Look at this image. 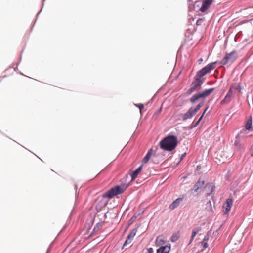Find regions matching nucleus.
<instances>
[{
    "label": "nucleus",
    "instance_id": "473e14b6",
    "mask_svg": "<svg viewBox=\"0 0 253 253\" xmlns=\"http://www.w3.org/2000/svg\"><path fill=\"white\" fill-rule=\"evenodd\" d=\"M136 106L139 108L140 111H141L142 109L144 108V105L143 104H140L139 105L135 104Z\"/></svg>",
    "mask_w": 253,
    "mask_h": 253
},
{
    "label": "nucleus",
    "instance_id": "ddd939ff",
    "mask_svg": "<svg viewBox=\"0 0 253 253\" xmlns=\"http://www.w3.org/2000/svg\"><path fill=\"white\" fill-rule=\"evenodd\" d=\"M170 246H161L157 250V253H169L170 251Z\"/></svg>",
    "mask_w": 253,
    "mask_h": 253
},
{
    "label": "nucleus",
    "instance_id": "4c0bfd02",
    "mask_svg": "<svg viewBox=\"0 0 253 253\" xmlns=\"http://www.w3.org/2000/svg\"><path fill=\"white\" fill-rule=\"evenodd\" d=\"M212 191H211V192L207 194V196H211L212 197L213 196V194H212Z\"/></svg>",
    "mask_w": 253,
    "mask_h": 253
},
{
    "label": "nucleus",
    "instance_id": "dca6fc26",
    "mask_svg": "<svg viewBox=\"0 0 253 253\" xmlns=\"http://www.w3.org/2000/svg\"><path fill=\"white\" fill-rule=\"evenodd\" d=\"M202 98L201 95L199 92H198L193 95L189 99V101L192 104H195L200 99Z\"/></svg>",
    "mask_w": 253,
    "mask_h": 253
},
{
    "label": "nucleus",
    "instance_id": "2f4dec72",
    "mask_svg": "<svg viewBox=\"0 0 253 253\" xmlns=\"http://www.w3.org/2000/svg\"><path fill=\"white\" fill-rule=\"evenodd\" d=\"M200 243L203 245L204 248L205 249L208 248L209 246V244L206 242L202 241Z\"/></svg>",
    "mask_w": 253,
    "mask_h": 253
},
{
    "label": "nucleus",
    "instance_id": "393cba45",
    "mask_svg": "<svg viewBox=\"0 0 253 253\" xmlns=\"http://www.w3.org/2000/svg\"><path fill=\"white\" fill-rule=\"evenodd\" d=\"M156 245L158 246H161L164 243V241L159 237H158L156 239Z\"/></svg>",
    "mask_w": 253,
    "mask_h": 253
},
{
    "label": "nucleus",
    "instance_id": "f8f14e48",
    "mask_svg": "<svg viewBox=\"0 0 253 253\" xmlns=\"http://www.w3.org/2000/svg\"><path fill=\"white\" fill-rule=\"evenodd\" d=\"M232 88L234 92L238 91L241 93V90L243 89V86L241 83H235L231 85Z\"/></svg>",
    "mask_w": 253,
    "mask_h": 253
},
{
    "label": "nucleus",
    "instance_id": "c85d7f7f",
    "mask_svg": "<svg viewBox=\"0 0 253 253\" xmlns=\"http://www.w3.org/2000/svg\"><path fill=\"white\" fill-rule=\"evenodd\" d=\"M233 91H234V90L232 88V87L231 86L229 90H228L227 93L226 95V97H228L230 98L232 96V94L233 93Z\"/></svg>",
    "mask_w": 253,
    "mask_h": 253
},
{
    "label": "nucleus",
    "instance_id": "2eb2a0df",
    "mask_svg": "<svg viewBox=\"0 0 253 253\" xmlns=\"http://www.w3.org/2000/svg\"><path fill=\"white\" fill-rule=\"evenodd\" d=\"M205 181L202 178H200L198 181L195 184L194 186V190H199L203 187H204Z\"/></svg>",
    "mask_w": 253,
    "mask_h": 253
},
{
    "label": "nucleus",
    "instance_id": "39448f33",
    "mask_svg": "<svg viewBox=\"0 0 253 253\" xmlns=\"http://www.w3.org/2000/svg\"><path fill=\"white\" fill-rule=\"evenodd\" d=\"M233 205V200L231 198L226 199L223 205V211L224 214H228Z\"/></svg>",
    "mask_w": 253,
    "mask_h": 253
},
{
    "label": "nucleus",
    "instance_id": "58836bf2",
    "mask_svg": "<svg viewBox=\"0 0 253 253\" xmlns=\"http://www.w3.org/2000/svg\"><path fill=\"white\" fill-rule=\"evenodd\" d=\"M161 110H162V108H161V107H160V108H158V109H157V110L156 111V113H156V114H157V113H159V112H160L161 111Z\"/></svg>",
    "mask_w": 253,
    "mask_h": 253
},
{
    "label": "nucleus",
    "instance_id": "f03ea898",
    "mask_svg": "<svg viewBox=\"0 0 253 253\" xmlns=\"http://www.w3.org/2000/svg\"><path fill=\"white\" fill-rule=\"evenodd\" d=\"M177 137L173 135H169L160 142V148L164 150L172 151L177 146Z\"/></svg>",
    "mask_w": 253,
    "mask_h": 253
},
{
    "label": "nucleus",
    "instance_id": "6e6552de",
    "mask_svg": "<svg viewBox=\"0 0 253 253\" xmlns=\"http://www.w3.org/2000/svg\"><path fill=\"white\" fill-rule=\"evenodd\" d=\"M196 113L193 110V109L190 108L185 113L180 114V116L182 117L183 121H185L188 119L191 118Z\"/></svg>",
    "mask_w": 253,
    "mask_h": 253
},
{
    "label": "nucleus",
    "instance_id": "5701e85b",
    "mask_svg": "<svg viewBox=\"0 0 253 253\" xmlns=\"http://www.w3.org/2000/svg\"><path fill=\"white\" fill-rule=\"evenodd\" d=\"M137 229L136 228L132 229L129 234V235H128L127 237L133 240V238L134 237L137 233Z\"/></svg>",
    "mask_w": 253,
    "mask_h": 253
},
{
    "label": "nucleus",
    "instance_id": "79ce46f5",
    "mask_svg": "<svg viewBox=\"0 0 253 253\" xmlns=\"http://www.w3.org/2000/svg\"><path fill=\"white\" fill-rule=\"evenodd\" d=\"M100 225H101V223H97V224H96V226L95 227L94 229H95V228H96V227H98L99 226H100Z\"/></svg>",
    "mask_w": 253,
    "mask_h": 253
},
{
    "label": "nucleus",
    "instance_id": "de8ad7c7",
    "mask_svg": "<svg viewBox=\"0 0 253 253\" xmlns=\"http://www.w3.org/2000/svg\"><path fill=\"white\" fill-rule=\"evenodd\" d=\"M188 0L189 2H190L191 1V0Z\"/></svg>",
    "mask_w": 253,
    "mask_h": 253
},
{
    "label": "nucleus",
    "instance_id": "37998d69",
    "mask_svg": "<svg viewBox=\"0 0 253 253\" xmlns=\"http://www.w3.org/2000/svg\"><path fill=\"white\" fill-rule=\"evenodd\" d=\"M49 250H50V248H49L46 252V253H49Z\"/></svg>",
    "mask_w": 253,
    "mask_h": 253
},
{
    "label": "nucleus",
    "instance_id": "20e7f679",
    "mask_svg": "<svg viewBox=\"0 0 253 253\" xmlns=\"http://www.w3.org/2000/svg\"><path fill=\"white\" fill-rule=\"evenodd\" d=\"M246 135L245 130L240 131V132L237 135L235 138L234 142V146L236 150L241 151L242 149V141L244 139Z\"/></svg>",
    "mask_w": 253,
    "mask_h": 253
},
{
    "label": "nucleus",
    "instance_id": "e433bc0d",
    "mask_svg": "<svg viewBox=\"0 0 253 253\" xmlns=\"http://www.w3.org/2000/svg\"><path fill=\"white\" fill-rule=\"evenodd\" d=\"M186 155V153H183L180 157V161H181L184 158V157Z\"/></svg>",
    "mask_w": 253,
    "mask_h": 253
},
{
    "label": "nucleus",
    "instance_id": "f257e3e1",
    "mask_svg": "<svg viewBox=\"0 0 253 253\" xmlns=\"http://www.w3.org/2000/svg\"><path fill=\"white\" fill-rule=\"evenodd\" d=\"M217 61L210 63L204 68L197 72L194 76V81L191 84L190 87L186 91L187 95L191 94L196 90H199L201 88V86L205 81V78L203 77L215 68V64Z\"/></svg>",
    "mask_w": 253,
    "mask_h": 253
},
{
    "label": "nucleus",
    "instance_id": "49530a36",
    "mask_svg": "<svg viewBox=\"0 0 253 253\" xmlns=\"http://www.w3.org/2000/svg\"><path fill=\"white\" fill-rule=\"evenodd\" d=\"M197 3V2H196L195 3V4L194 5V6H195V5H196V3Z\"/></svg>",
    "mask_w": 253,
    "mask_h": 253
},
{
    "label": "nucleus",
    "instance_id": "1a4fd4ad",
    "mask_svg": "<svg viewBox=\"0 0 253 253\" xmlns=\"http://www.w3.org/2000/svg\"><path fill=\"white\" fill-rule=\"evenodd\" d=\"M213 0H203L202 6L200 8V10L202 12H205L212 3Z\"/></svg>",
    "mask_w": 253,
    "mask_h": 253
},
{
    "label": "nucleus",
    "instance_id": "c03bdc74",
    "mask_svg": "<svg viewBox=\"0 0 253 253\" xmlns=\"http://www.w3.org/2000/svg\"><path fill=\"white\" fill-rule=\"evenodd\" d=\"M208 203H209V204L211 206V202L210 201H208Z\"/></svg>",
    "mask_w": 253,
    "mask_h": 253
},
{
    "label": "nucleus",
    "instance_id": "9d476101",
    "mask_svg": "<svg viewBox=\"0 0 253 253\" xmlns=\"http://www.w3.org/2000/svg\"><path fill=\"white\" fill-rule=\"evenodd\" d=\"M183 198V196L179 197V198H177L169 205V209L171 210H172L177 208L182 201Z\"/></svg>",
    "mask_w": 253,
    "mask_h": 253
},
{
    "label": "nucleus",
    "instance_id": "4468645a",
    "mask_svg": "<svg viewBox=\"0 0 253 253\" xmlns=\"http://www.w3.org/2000/svg\"><path fill=\"white\" fill-rule=\"evenodd\" d=\"M143 164L136 169L131 174V181L135 179L143 168Z\"/></svg>",
    "mask_w": 253,
    "mask_h": 253
},
{
    "label": "nucleus",
    "instance_id": "a211bd4d",
    "mask_svg": "<svg viewBox=\"0 0 253 253\" xmlns=\"http://www.w3.org/2000/svg\"><path fill=\"white\" fill-rule=\"evenodd\" d=\"M214 90V88H211L208 89H205L202 92H199L202 98H204L208 96H209L210 94H211Z\"/></svg>",
    "mask_w": 253,
    "mask_h": 253
},
{
    "label": "nucleus",
    "instance_id": "423d86ee",
    "mask_svg": "<svg viewBox=\"0 0 253 253\" xmlns=\"http://www.w3.org/2000/svg\"><path fill=\"white\" fill-rule=\"evenodd\" d=\"M164 155L161 153H154L152 155L151 161L153 163L158 164L163 161Z\"/></svg>",
    "mask_w": 253,
    "mask_h": 253
},
{
    "label": "nucleus",
    "instance_id": "b1692460",
    "mask_svg": "<svg viewBox=\"0 0 253 253\" xmlns=\"http://www.w3.org/2000/svg\"><path fill=\"white\" fill-rule=\"evenodd\" d=\"M201 230V228L200 227H196L193 230L192 233V238H194L196 234L198 232L200 231Z\"/></svg>",
    "mask_w": 253,
    "mask_h": 253
},
{
    "label": "nucleus",
    "instance_id": "cd10ccee",
    "mask_svg": "<svg viewBox=\"0 0 253 253\" xmlns=\"http://www.w3.org/2000/svg\"><path fill=\"white\" fill-rule=\"evenodd\" d=\"M138 215H139V214H135V215H134L131 218V219L129 220V224H130L132 223L136 220V219L137 218V217H138Z\"/></svg>",
    "mask_w": 253,
    "mask_h": 253
},
{
    "label": "nucleus",
    "instance_id": "c9c22d12",
    "mask_svg": "<svg viewBox=\"0 0 253 253\" xmlns=\"http://www.w3.org/2000/svg\"><path fill=\"white\" fill-rule=\"evenodd\" d=\"M202 21V19H198L196 21V25H199L201 24V22Z\"/></svg>",
    "mask_w": 253,
    "mask_h": 253
},
{
    "label": "nucleus",
    "instance_id": "a878e982",
    "mask_svg": "<svg viewBox=\"0 0 253 253\" xmlns=\"http://www.w3.org/2000/svg\"><path fill=\"white\" fill-rule=\"evenodd\" d=\"M132 240L130 238H128L127 237L126 239L123 248H124L125 246H126L127 245L129 244L132 242Z\"/></svg>",
    "mask_w": 253,
    "mask_h": 253
},
{
    "label": "nucleus",
    "instance_id": "ea45409f",
    "mask_svg": "<svg viewBox=\"0 0 253 253\" xmlns=\"http://www.w3.org/2000/svg\"><path fill=\"white\" fill-rule=\"evenodd\" d=\"M202 61H203V59L202 58H201L198 60V62L200 64L202 62Z\"/></svg>",
    "mask_w": 253,
    "mask_h": 253
},
{
    "label": "nucleus",
    "instance_id": "bb28decb",
    "mask_svg": "<svg viewBox=\"0 0 253 253\" xmlns=\"http://www.w3.org/2000/svg\"><path fill=\"white\" fill-rule=\"evenodd\" d=\"M230 99H229V97H226V96H225V97L223 98V99H222L220 102V103L221 104H223L226 102H229L230 101Z\"/></svg>",
    "mask_w": 253,
    "mask_h": 253
},
{
    "label": "nucleus",
    "instance_id": "c756f323",
    "mask_svg": "<svg viewBox=\"0 0 253 253\" xmlns=\"http://www.w3.org/2000/svg\"><path fill=\"white\" fill-rule=\"evenodd\" d=\"M202 118H203V116H201L199 118V119L194 124V125L192 126L191 128H193L195 127L199 124L200 122L201 121Z\"/></svg>",
    "mask_w": 253,
    "mask_h": 253
},
{
    "label": "nucleus",
    "instance_id": "f704fd0d",
    "mask_svg": "<svg viewBox=\"0 0 253 253\" xmlns=\"http://www.w3.org/2000/svg\"><path fill=\"white\" fill-rule=\"evenodd\" d=\"M208 108H209V106H207L206 107V108L205 109V110H204L203 112L202 113V115L201 116H202L203 117L204 116V114H205L206 112L208 110Z\"/></svg>",
    "mask_w": 253,
    "mask_h": 253
},
{
    "label": "nucleus",
    "instance_id": "6ab92c4d",
    "mask_svg": "<svg viewBox=\"0 0 253 253\" xmlns=\"http://www.w3.org/2000/svg\"><path fill=\"white\" fill-rule=\"evenodd\" d=\"M152 151H153L152 148L150 149L148 151L146 156L143 158V159L142 160V163H146L148 162V161L150 160L151 157V156L152 157Z\"/></svg>",
    "mask_w": 253,
    "mask_h": 253
},
{
    "label": "nucleus",
    "instance_id": "4be33fe9",
    "mask_svg": "<svg viewBox=\"0 0 253 253\" xmlns=\"http://www.w3.org/2000/svg\"><path fill=\"white\" fill-rule=\"evenodd\" d=\"M204 188L207 189V190H214L215 187L213 183L208 182L204 186Z\"/></svg>",
    "mask_w": 253,
    "mask_h": 253
},
{
    "label": "nucleus",
    "instance_id": "412c9836",
    "mask_svg": "<svg viewBox=\"0 0 253 253\" xmlns=\"http://www.w3.org/2000/svg\"><path fill=\"white\" fill-rule=\"evenodd\" d=\"M205 103L204 100H201L195 107L194 109H193V110L194 111V112L196 114V113L198 111V110L204 105Z\"/></svg>",
    "mask_w": 253,
    "mask_h": 253
},
{
    "label": "nucleus",
    "instance_id": "f3484780",
    "mask_svg": "<svg viewBox=\"0 0 253 253\" xmlns=\"http://www.w3.org/2000/svg\"><path fill=\"white\" fill-rule=\"evenodd\" d=\"M214 90V88H211L208 89H205L202 92H199L202 98H204L208 96H209L210 94H211Z\"/></svg>",
    "mask_w": 253,
    "mask_h": 253
},
{
    "label": "nucleus",
    "instance_id": "7c9ffc66",
    "mask_svg": "<svg viewBox=\"0 0 253 253\" xmlns=\"http://www.w3.org/2000/svg\"><path fill=\"white\" fill-rule=\"evenodd\" d=\"M179 238L178 236H177L176 234H173L171 238V240L172 242H175L178 240Z\"/></svg>",
    "mask_w": 253,
    "mask_h": 253
},
{
    "label": "nucleus",
    "instance_id": "a18cd8bd",
    "mask_svg": "<svg viewBox=\"0 0 253 253\" xmlns=\"http://www.w3.org/2000/svg\"><path fill=\"white\" fill-rule=\"evenodd\" d=\"M197 169H199V166H197Z\"/></svg>",
    "mask_w": 253,
    "mask_h": 253
},
{
    "label": "nucleus",
    "instance_id": "aec40b11",
    "mask_svg": "<svg viewBox=\"0 0 253 253\" xmlns=\"http://www.w3.org/2000/svg\"><path fill=\"white\" fill-rule=\"evenodd\" d=\"M245 127L246 130L250 131L253 130L252 129V116L251 115L249 118L247 120Z\"/></svg>",
    "mask_w": 253,
    "mask_h": 253
},
{
    "label": "nucleus",
    "instance_id": "7ed1b4c3",
    "mask_svg": "<svg viewBox=\"0 0 253 253\" xmlns=\"http://www.w3.org/2000/svg\"><path fill=\"white\" fill-rule=\"evenodd\" d=\"M238 57L237 52L235 50L232 51L230 53H226L222 60L220 62V66L226 65L229 62L233 63L236 60Z\"/></svg>",
    "mask_w": 253,
    "mask_h": 253
},
{
    "label": "nucleus",
    "instance_id": "9b49d317",
    "mask_svg": "<svg viewBox=\"0 0 253 253\" xmlns=\"http://www.w3.org/2000/svg\"><path fill=\"white\" fill-rule=\"evenodd\" d=\"M130 182L127 183H123V182L120 184L114 187H111L108 190H126Z\"/></svg>",
    "mask_w": 253,
    "mask_h": 253
},
{
    "label": "nucleus",
    "instance_id": "0eeeda50",
    "mask_svg": "<svg viewBox=\"0 0 253 253\" xmlns=\"http://www.w3.org/2000/svg\"><path fill=\"white\" fill-rule=\"evenodd\" d=\"M124 191H107V192L102 195L104 198L110 199L115 196L122 194Z\"/></svg>",
    "mask_w": 253,
    "mask_h": 253
},
{
    "label": "nucleus",
    "instance_id": "a19ab883",
    "mask_svg": "<svg viewBox=\"0 0 253 253\" xmlns=\"http://www.w3.org/2000/svg\"><path fill=\"white\" fill-rule=\"evenodd\" d=\"M194 238H192V237H191V238L190 239V241L189 242L188 245H190L193 241Z\"/></svg>",
    "mask_w": 253,
    "mask_h": 253
},
{
    "label": "nucleus",
    "instance_id": "72a5a7b5",
    "mask_svg": "<svg viewBox=\"0 0 253 253\" xmlns=\"http://www.w3.org/2000/svg\"><path fill=\"white\" fill-rule=\"evenodd\" d=\"M209 239V232L207 233V234L204 236L203 241L205 242L208 241Z\"/></svg>",
    "mask_w": 253,
    "mask_h": 253
}]
</instances>
